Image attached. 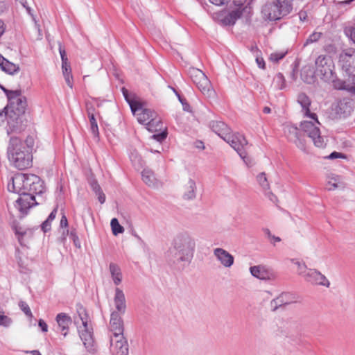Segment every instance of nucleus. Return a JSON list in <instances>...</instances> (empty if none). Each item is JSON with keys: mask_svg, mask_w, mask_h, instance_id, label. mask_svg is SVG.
Instances as JSON below:
<instances>
[{"mask_svg": "<svg viewBox=\"0 0 355 355\" xmlns=\"http://www.w3.org/2000/svg\"><path fill=\"white\" fill-rule=\"evenodd\" d=\"M111 351L113 355H128L129 345L128 340L124 336L114 338H110Z\"/></svg>", "mask_w": 355, "mask_h": 355, "instance_id": "ddd939ff", "label": "nucleus"}, {"mask_svg": "<svg viewBox=\"0 0 355 355\" xmlns=\"http://www.w3.org/2000/svg\"><path fill=\"white\" fill-rule=\"evenodd\" d=\"M193 83L197 85L198 89L204 95L210 96L213 93V90L211 89L210 81L207 76L199 80V81L198 80L193 79Z\"/></svg>", "mask_w": 355, "mask_h": 355, "instance_id": "a878e982", "label": "nucleus"}, {"mask_svg": "<svg viewBox=\"0 0 355 355\" xmlns=\"http://www.w3.org/2000/svg\"><path fill=\"white\" fill-rule=\"evenodd\" d=\"M196 248L195 240L187 233L178 234L173 239L172 246L167 252V261L170 264L190 263Z\"/></svg>", "mask_w": 355, "mask_h": 355, "instance_id": "f03ea898", "label": "nucleus"}, {"mask_svg": "<svg viewBox=\"0 0 355 355\" xmlns=\"http://www.w3.org/2000/svg\"><path fill=\"white\" fill-rule=\"evenodd\" d=\"M128 105H130L131 111L134 115H136L144 108L141 103L136 100L135 98L130 101Z\"/></svg>", "mask_w": 355, "mask_h": 355, "instance_id": "4c0bfd02", "label": "nucleus"}, {"mask_svg": "<svg viewBox=\"0 0 355 355\" xmlns=\"http://www.w3.org/2000/svg\"><path fill=\"white\" fill-rule=\"evenodd\" d=\"M76 310L83 326V329L78 330L80 338L86 350L90 354H94L96 352V345L92 329H89L88 327L89 315L85 308L80 304H76Z\"/></svg>", "mask_w": 355, "mask_h": 355, "instance_id": "423d86ee", "label": "nucleus"}, {"mask_svg": "<svg viewBox=\"0 0 355 355\" xmlns=\"http://www.w3.org/2000/svg\"><path fill=\"white\" fill-rule=\"evenodd\" d=\"M273 81H274L276 87L279 89L282 90L286 87V83H285L286 80H285L284 75L282 73H277V75L274 78Z\"/></svg>", "mask_w": 355, "mask_h": 355, "instance_id": "58836bf2", "label": "nucleus"}, {"mask_svg": "<svg viewBox=\"0 0 355 355\" xmlns=\"http://www.w3.org/2000/svg\"><path fill=\"white\" fill-rule=\"evenodd\" d=\"M316 74L324 82H330L333 80L334 64L329 57L320 55L315 60Z\"/></svg>", "mask_w": 355, "mask_h": 355, "instance_id": "6e6552de", "label": "nucleus"}, {"mask_svg": "<svg viewBox=\"0 0 355 355\" xmlns=\"http://www.w3.org/2000/svg\"><path fill=\"white\" fill-rule=\"evenodd\" d=\"M86 111L87 116L95 114L96 109L92 103H86Z\"/></svg>", "mask_w": 355, "mask_h": 355, "instance_id": "13d9d810", "label": "nucleus"}, {"mask_svg": "<svg viewBox=\"0 0 355 355\" xmlns=\"http://www.w3.org/2000/svg\"><path fill=\"white\" fill-rule=\"evenodd\" d=\"M189 75L193 81V79L198 80L199 81V80L206 76L205 74L201 70L196 68L191 69L189 70Z\"/></svg>", "mask_w": 355, "mask_h": 355, "instance_id": "a19ab883", "label": "nucleus"}, {"mask_svg": "<svg viewBox=\"0 0 355 355\" xmlns=\"http://www.w3.org/2000/svg\"><path fill=\"white\" fill-rule=\"evenodd\" d=\"M95 195L97 196L98 200L101 204H103L105 202L106 198L103 190H101L99 192H97V193Z\"/></svg>", "mask_w": 355, "mask_h": 355, "instance_id": "e2e57ef3", "label": "nucleus"}, {"mask_svg": "<svg viewBox=\"0 0 355 355\" xmlns=\"http://www.w3.org/2000/svg\"><path fill=\"white\" fill-rule=\"evenodd\" d=\"M110 225L112 233L115 236L124 232L123 227L119 224L118 219L116 218H114L111 220Z\"/></svg>", "mask_w": 355, "mask_h": 355, "instance_id": "c9c22d12", "label": "nucleus"}, {"mask_svg": "<svg viewBox=\"0 0 355 355\" xmlns=\"http://www.w3.org/2000/svg\"><path fill=\"white\" fill-rule=\"evenodd\" d=\"M297 73H298V70L297 69V67L292 65V70H291V71L290 73V78L293 81L296 80V79L297 78Z\"/></svg>", "mask_w": 355, "mask_h": 355, "instance_id": "bf43d9fd", "label": "nucleus"}, {"mask_svg": "<svg viewBox=\"0 0 355 355\" xmlns=\"http://www.w3.org/2000/svg\"><path fill=\"white\" fill-rule=\"evenodd\" d=\"M355 57V49L350 48L343 50L339 55V62L342 67L346 71H348L351 67L353 57Z\"/></svg>", "mask_w": 355, "mask_h": 355, "instance_id": "5701e85b", "label": "nucleus"}, {"mask_svg": "<svg viewBox=\"0 0 355 355\" xmlns=\"http://www.w3.org/2000/svg\"><path fill=\"white\" fill-rule=\"evenodd\" d=\"M88 183L89 184L92 190L93 191V192L95 194H96L97 192H99L101 190H102L101 186L99 185V184L98 183V181L94 177V175H91V177H89L88 178Z\"/></svg>", "mask_w": 355, "mask_h": 355, "instance_id": "79ce46f5", "label": "nucleus"}, {"mask_svg": "<svg viewBox=\"0 0 355 355\" xmlns=\"http://www.w3.org/2000/svg\"><path fill=\"white\" fill-rule=\"evenodd\" d=\"M19 306L21 309V310L25 313L26 315L28 317H32V312L26 302L24 301H19Z\"/></svg>", "mask_w": 355, "mask_h": 355, "instance_id": "09e8293b", "label": "nucleus"}, {"mask_svg": "<svg viewBox=\"0 0 355 355\" xmlns=\"http://www.w3.org/2000/svg\"><path fill=\"white\" fill-rule=\"evenodd\" d=\"M62 73L64 77L67 85L72 88L73 87V76L71 74V68L69 62H62Z\"/></svg>", "mask_w": 355, "mask_h": 355, "instance_id": "c85d7f7f", "label": "nucleus"}, {"mask_svg": "<svg viewBox=\"0 0 355 355\" xmlns=\"http://www.w3.org/2000/svg\"><path fill=\"white\" fill-rule=\"evenodd\" d=\"M146 126L150 132H156L162 130V123L159 119H156L153 116L146 123Z\"/></svg>", "mask_w": 355, "mask_h": 355, "instance_id": "2f4dec72", "label": "nucleus"}, {"mask_svg": "<svg viewBox=\"0 0 355 355\" xmlns=\"http://www.w3.org/2000/svg\"><path fill=\"white\" fill-rule=\"evenodd\" d=\"M69 237L73 240V244L76 248H80L81 247L79 238L77 235L76 230L72 228L69 232Z\"/></svg>", "mask_w": 355, "mask_h": 355, "instance_id": "49530a36", "label": "nucleus"}, {"mask_svg": "<svg viewBox=\"0 0 355 355\" xmlns=\"http://www.w3.org/2000/svg\"><path fill=\"white\" fill-rule=\"evenodd\" d=\"M154 115L155 112L150 109L143 108L135 116L139 123L146 125V123L148 122Z\"/></svg>", "mask_w": 355, "mask_h": 355, "instance_id": "cd10ccee", "label": "nucleus"}, {"mask_svg": "<svg viewBox=\"0 0 355 355\" xmlns=\"http://www.w3.org/2000/svg\"><path fill=\"white\" fill-rule=\"evenodd\" d=\"M38 326L41 328V330L43 332H46L48 331V325L44 320H42V319L39 320Z\"/></svg>", "mask_w": 355, "mask_h": 355, "instance_id": "0e129e2a", "label": "nucleus"}, {"mask_svg": "<svg viewBox=\"0 0 355 355\" xmlns=\"http://www.w3.org/2000/svg\"><path fill=\"white\" fill-rule=\"evenodd\" d=\"M167 135H168L167 131H166V130H165L159 133L153 135L152 136V137L159 142H162L164 140H165L166 139Z\"/></svg>", "mask_w": 355, "mask_h": 355, "instance_id": "8fccbe9b", "label": "nucleus"}, {"mask_svg": "<svg viewBox=\"0 0 355 355\" xmlns=\"http://www.w3.org/2000/svg\"><path fill=\"white\" fill-rule=\"evenodd\" d=\"M316 71L311 67L306 66L301 71V78L307 84H313L316 80Z\"/></svg>", "mask_w": 355, "mask_h": 355, "instance_id": "393cba45", "label": "nucleus"}, {"mask_svg": "<svg viewBox=\"0 0 355 355\" xmlns=\"http://www.w3.org/2000/svg\"><path fill=\"white\" fill-rule=\"evenodd\" d=\"M265 196L267 198H268V199L271 202H272L275 204H277V202L278 201L277 196L275 195H274L270 191H269V189L265 191Z\"/></svg>", "mask_w": 355, "mask_h": 355, "instance_id": "5fc2aeb1", "label": "nucleus"}, {"mask_svg": "<svg viewBox=\"0 0 355 355\" xmlns=\"http://www.w3.org/2000/svg\"><path fill=\"white\" fill-rule=\"evenodd\" d=\"M224 141L228 143L237 152L241 158L248 164L249 157L247 156L245 150L248 141L243 135L239 132L232 134L231 132L227 135Z\"/></svg>", "mask_w": 355, "mask_h": 355, "instance_id": "9d476101", "label": "nucleus"}, {"mask_svg": "<svg viewBox=\"0 0 355 355\" xmlns=\"http://www.w3.org/2000/svg\"><path fill=\"white\" fill-rule=\"evenodd\" d=\"M340 176L335 174H331L327 176V184L330 187H327L328 191H333L337 189L339 186L338 184L340 182Z\"/></svg>", "mask_w": 355, "mask_h": 355, "instance_id": "473e14b6", "label": "nucleus"}, {"mask_svg": "<svg viewBox=\"0 0 355 355\" xmlns=\"http://www.w3.org/2000/svg\"><path fill=\"white\" fill-rule=\"evenodd\" d=\"M178 100L181 103V104L182 105L183 110L184 111H187V112H191V107L190 105L187 103V100L184 98H183L182 96H179Z\"/></svg>", "mask_w": 355, "mask_h": 355, "instance_id": "3c124183", "label": "nucleus"}, {"mask_svg": "<svg viewBox=\"0 0 355 355\" xmlns=\"http://www.w3.org/2000/svg\"><path fill=\"white\" fill-rule=\"evenodd\" d=\"M59 51H60L62 62H68L66 51L64 49H63L62 47L61 44H59Z\"/></svg>", "mask_w": 355, "mask_h": 355, "instance_id": "4d7b16f0", "label": "nucleus"}, {"mask_svg": "<svg viewBox=\"0 0 355 355\" xmlns=\"http://www.w3.org/2000/svg\"><path fill=\"white\" fill-rule=\"evenodd\" d=\"M34 144L35 139L32 136H28L25 141L11 136L7 147V156L11 165L18 170L32 166Z\"/></svg>", "mask_w": 355, "mask_h": 355, "instance_id": "f257e3e1", "label": "nucleus"}, {"mask_svg": "<svg viewBox=\"0 0 355 355\" xmlns=\"http://www.w3.org/2000/svg\"><path fill=\"white\" fill-rule=\"evenodd\" d=\"M297 101L301 105L302 111L304 113L305 116L311 118L317 123L320 124L317 114L315 113L311 112L310 111L311 101L309 97L305 93L302 92L298 94Z\"/></svg>", "mask_w": 355, "mask_h": 355, "instance_id": "dca6fc26", "label": "nucleus"}, {"mask_svg": "<svg viewBox=\"0 0 355 355\" xmlns=\"http://www.w3.org/2000/svg\"><path fill=\"white\" fill-rule=\"evenodd\" d=\"M121 91H122L123 95L124 96V98L128 103L130 102V101H131L134 98V97L130 96L128 90L127 89H125V87H123L121 89Z\"/></svg>", "mask_w": 355, "mask_h": 355, "instance_id": "680f3d73", "label": "nucleus"}, {"mask_svg": "<svg viewBox=\"0 0 355 355\" xmlns=\"http://www.w3.org/2000/svg\"><path fill=\"white\" fill-rule=\"evenodd\" d=\"M110 271L114 284L119 285L122 280V274L120 268L116 263H111L110 264Z\"/></svg>", "mask_w": 355, "mask_h": 355, "instance_id": "c756f323", "label": "nucleus"}, {"mask_svg": "<svg viewBox=\"0 0 355 355\" xmlns=\"http://www.w3.org/2000/svg\"><path fill=\"white\" fill-rule=\"evenodd\" d=\"M350 38L355 44V24L349 29Z\"/></svg>", "mask_w": 355, "mask_h": 355, "instance_id": "774afa93", "label": "nucleus"}, {"mask_svg": "<svg viewBox=\"0 0 355 355\" xmlns=\"http://www.w3.org/2000/svg\"><path fill=\"white\" fill-rule=\"evenodd\" d=\"M19 70L20 67L19 65L10 62L8 60H6L4 62V66L2 69V71L10 75H14L15 73L19 72Z\"/></svg>", "mask_w": 355, "mask_h": 355, "instance_id": "72a5a7b5", "label": "nucleus"}, {"mask_svg": "<svg viewBox=\"0 0 355 355\" xmlns=\"http://www.w3.org/2000/svg\"><path fill=\"white\" fill-rule=\"evenodd\" d=\"M58 324V331L65 337L68 334L69 326L72 323L71 318L65 313H60L55 317Z\"/></svg>", "mask_w": 355, "mask_h": 355, "instance_id": "a211bd4d", "label": "nucleus"}, {"mask_svg": "<svg viewBox=\"0 0 355 355\" xmlns=\"http://www.w3.org/2000/svg\"><path fill=\"white\" fill-rule=\"evenodd\" d=\"M21 91L20 89L16 90H10L9 92L6 94L8 101V105L14 104L15 101H17L18 98H21L23 96H21Z\"/></svg>", "mask_w": 355, "mask_h": 355, "instance_id": "f704fd0d", "label": "nucleus"}, {"mask_svg": "<svg viewBox=\"0 0 355 355\" xmlns=\"http://www.w3.org/2000/svg\"><path fill=\"white\" fill-rule=\"evenodd\" d=\"M286 54V52H276L272 53L270 55V60L274 62H278L283 59Z\"/></svg>", "mask_w": 355, "mask_h": 355, "instance_id": "de8ad7c7", "label": "nucleus"}, {"mask_svg": "<svg viewBox=\"0 0 355 355\" xmlns=\"http://www.w3.org/2000/svg\"><path fill=\"white\" fill-rule=\"evenodd\" d=\"M214 254L220 263L226 268L231 267L234 263V257L223 248H218L214 249Z\"/></svg>", "mask_w": 355, "mask_h": 355, "instance_id": "aec40b11", "label": "nucleus"}, {"mask_svg": "<svg viewBox=\"0 0 355 355\" xmlns=\"http://www.w3.org/2000/svg\"><path fill=\"white\" fill-rule=\"evenodd\" d=\"M329 159H334L337 158H346V155L342 153H338L336 151L332 152L329 156Z\"/></svg>", "mask_w": 355, "mask_h": 355, "instance_id": "6e6d98bb", "label": "nucleus"}, {"mask_svg": "<svg viewBox=\"0 0 355 355\" xmlns=\"http://www.w3.org/2000/svg\"><path fill=\"white\" fill-rule=\"evenodd\" d=\"M251 13L252 8L249 6H246L245 8H235L225 15H221V18L218 20L219 24L224 26H233L242 17H245L246 20L248 21Z\"/></svg>", "mask_w": 355, "mask_h": 355, "instance_id": "1a4fd4ad", "label": "nucleus"}, {"mask_svg": "<svg viewBox=\"0 0 355 355\" xmlns=\"http://www.w3.org/2000/svg\"><path fill=\"white\" fill-rule=\"evenodd\" d=\"M12 322V319L7 315H5L3 310L0 308V326L8 327L11 324Z\"/></svg>", "mask_w": 355, "mask_h": 355, "instance_id": "c03bdc74", "label": "nucleus"}, {"mask_svg": "<svg viewBox=\"0 0 355 355\" xmlns=\"http://www.w3.org/2000/svg\"><path fill=\"white\" fill-rule=\"evenodd\" d=\"M25 191L26 193H21L15 204V207L22 215H26L32 207L38 205L35 200V195L41 196L45 191L44 182L35 174H28L25 182Z\"/></svg>", "mask_w": 355, "mask_h": 355, "instance_id": "7ed1b4c3", "label": "nucleus"}, {"mask_svg": "<svg viewBox=\"0 0 355 355\" xmlns=\"http://www.w3.org/2000/svg\"><path fill=\"white\" fill-rule=\"evenodd\" d=\"M28 174L20 173L15 175L11 178V182L8 184V190L10 192L17 193L21 196V193H26L25 191V182Z\"/></svg>", "mask_w": 355, "mask_h": 355, "instance_id": "4468645a", "label": "nucleus"}, {"mask_svg": "<svg viewBox=\"0 0 355 355\" xmlns=\"http://www.w3.org/2000/svg\"><path fill=\"white\" fill-rule=\"evenodd\" d=\"M322 36V33L320 32H313L311 33L304 43V46H306L310 44L318 42Z\"/></svg>", "mask_w": 355, "mask_h": 355, "instance_id": "37998d69", "label": "nucleus"}, {"mask_svg": "<svg viewBox=\"0 0 355 355\" xmlns=\"http://www.w3.org/2000/svg\"><path fill=\"white\" fill-rule=\"evenodd\" d=\"M211 130L223 140L231 132L230 128L221 121H211L209 123Z\"/></svg>", "mask_w": 355, "mask_h": 355, "instance_id": "6ab92c4d", "label": "nucleus"}, {"mask_svg": "<svg viewBox=\"0 0 355 355\" xmlns=\"http://www.w3.org/2000/svg\"><path fill=\"white\" fill-rule=\"evenodd\" d=\"M11 109V114L8 115L7 133L21 132L25 125L23 123V116L26 108V98L23 96L18 98L14 104L8 105Z\"/></svg>", "mask_w": 355, "mask_h": 355, "instance_id": "39448f33", "label": "nucleus"}, {"mask_svg": "<svg viewBox=\"0 0 355 355\" xmlns=\"http://www.w3.org/2000/svg\"><path fill=\"white\" fill-rule=\"evenodd\" d=\"M51 220H49L47 218L41 224V229L42 230L46 233L49 232L51 230Z\"/></svg>", "mask_w": 355, "mask_h": 355, "instance_id": "864d4df0", "label": "nucleus"}, {"mask_svg": "<svg viewBox=\"0 0 355 355\" xmlns=\"http://www.w3.org/2000/svg\"><path fill=\"white\" fill-rule=\"evenodd\" d=\"M250 271L253 277L262 280L269 279L272 275L270 271L262 265L251 266Z\"/></svg>", "mask_w": 355, "mask_h": 355, "instance_id": "b1692460", "label": "nucleus"}, {"mask_svg": "<svg viewBox=\"0 0 355 355\" xmlns=\"http://www.w3.org/2000/svg\"><path fill=\"white\" fill-rule=\"evenodd\" d=\"M15 1L21 4L24 8H25L29 15H33V10L28 6L27 0H15Z\"/></svg>", "mask_w": 355, "mask_h": 355, "instance_id": "603ef678", "label": "nucleus"}, {"mask_svg": "<svg viewBox=\"0 0 355 355\" xmlns=\"http://www.w3.org/2000/svg\"><path fill=\"white\" fill-rule=\"evenodd\" d=\"M256 62L259 68L263 69L266 68L265 61L262 57H260L258 55H257Z\"/></svg>", "mask_w": 355, "mask_h": 355, "instance_id": "052dcab7", "label": "nucleus"}, {"mask_svg": "<svg viewBox=\"0 0 355 355\" xmlns=\"http://www.w3.org/2000/svg\"><path fill=\"white\" fill-rule=\"evenodd\" d=\"M332 82L333 86L335 89L342 90L345 89V82L336 78L335 73L333 74Z\"/></svg>", "mask_w": 355, "mask_h": 355, "instance_id": "a18cd8bd", "label": "nucleus"}, {"mask_svg": "<svg viewBox=\"0 0 355 355\" xmlns=\"http://www.w3.org/2000/svg\"><path fill=\"white\" fill-rule=\"evenodd\" d=\"M114 302L116 308L114 311L118 312L121 315H123L126 311L125 297L123 291L119 288H115Z\"/></svg>", "mask_w": 355, "mask_h": 355, "instance_id": "4be33fe9", "label": "nucleus"}, {"mask_svg": "<svg viewBox=\"0 0 355 355\" xmlns=\"http://www.w3.org/2000/svg\"><path fill=\"white\" fill-rule=\"evenodd\" d=\"M196 184L193 180L189 179L187 184L185 186V191L183 194V198L185 200H193L196 196Z\"/></svg>", "mask_w": 355, "mask_h": 355, "instance_id": "bb28decb", "label": "nucleus"}, {"mask_svg": "<svg viewBox=\"0 0 355 355\" xmlns=\"http://www.w3.org/2000/svg\"><path fill=\"white\" fill-rule=\"evenodd\" d=\"M284 133L290 141L295 143L298 147L303 146L301 130L293 125H286L284 128Z\"/></svg>", "mask_w": 355, "mask_h": 355, "instance_id": "f3484780", "label": "nucleus"}, {"mask_svg": "<svg viewBox=\"0 0 355 355\" xmlns=\"http://www.w3.org/2000/svg\"><path fill=\"white\" fill-rule=\"evenodd\" d=\"M299 265V275L304 278V279L314 285L323 286L329 288L330 286L329 281L327 277L316 269H307L305 264Z\"/></svg>", "mask_w": 355, "mask_h": 355, "instance_id": "0eeeda50", "label": "nucleus"}, {"mask_svg": "<svg viewBox=\"0 0 355 355\" xmlns=\"http://www.w3.org/2000/svg\"><path fill=\"white\" fill-rule=\"evenodd\" d=\"M60 227L61 228H66L68 227V220L64 214H63L61 218L60 223Z\"/></svg>", "mask_w": 355, "mask_h": 355, "instance_id": "338daca9", "label": "nucleus"}, {"mask_svg": "<svg viewBox=\"0 0 355 355\" xmlns=\"http://www.w3.org/2000/svg\"><path fill=\"white\" fill-rule=\"evenodd\" d=\"M121 315L116 311L111 312L108 324V330L112 334L110 338H117L123 336L124 322Z\"/></svg>", "mask_w": 355, "mask_h": 355, "instance_id": "f8f14e48", "label": "nucleus"}, {"mask_svg": "<svg viewBox=\"0 0 355 355\" xmlns=\"http://www.w3.org/2000/svg\"><path fill=\"white\" fill-rule=\"evenodd\" d=\"M300 128L312 139L315 146L324 148L326 146L319 128L313 122L304 121L300 123Z\"/></svg>", "mask_w": 355, "mask_h": 355, "instance_id": "9b49d317", "label": "nucleus"}, {"mask_svg": "<svg viewBox=\"0 0 355 355\" xmlns=\"http://www.w3.org/2000/svg\"><path fill=\"white\" fill-rule=\"evenodd\" d=\"M336 118H346L353 110L352 100L348 98L340 99L334 109Z\"/></svg>", "mask_w": 355, "mask_h": 355, "instance_id": "2eb2a0df", "label": "nucleus"}, {"mask_svg": "<svg viewBox=\"0 0 355 355\" xmlns=\"http://www.w3.org/2000/svg\"><path fill=\"white\" fill-rule=\"evenodd\" d=\"M257 180L260 184V186L263 188L264 191L269 189V184L268 182L266 175L265 173H261L257 176Z\"/></svg>", "mask_w": 355, "mask_h": 355, "instance_id": "ea45409f", "label": "nucleus"}, {"mask_svg": "<svg viewBox=\"0 0 355 355\" xmlns=\"http://www.w3.org/2000/svg\"><path fill=\"white\" fill-rule=\"evenodd\" d=\"M143 181L149 187L155 185V178L153 172L149 169H144L141 172Z\"/></svg>", "mask_w": 355, "mask_h": 355, "instance_id": "7c9ffc66", "label": "nucleus"}, {"mask_svg": "<svg viewBox=\"0 0 355 355\" xmlns=\"http://www.w3.org/2000/svg\"><path fill=\"white\" fill-rule=\"evenodd\" d=\"M293 0H273L262 6L261 16L266 21H277L290 14Z\"/></svg>", "mask_w": 355, "mask_h": 355, "instance_id": "20e7f679", "label": "nucleus"}, {"mask_svg": "<svg viewBox=\"0 0 355 355\" xmlns=\"http://www.w3.org/2000/svg\"><path fill=\"white\" fill-rule=\"evenodd\" d=\"M295 302V297L290 293H282L277 298L272 300L270 302L273 311L277 309L284 305L289 304Z\"/></svg>", "mask_w": 355, "mask_h": 355, "instance_id": "412c9836", "label": "nucleus"}, {"mask_svg": "<svg viewBox=\"0 0 355 355\" xmlns=\"http://www.w3.org/2000/svg\"><path fill=\"white\" fill-rule=\"evenodd\" d=\"M246 0H234L233 3L236 8H245L246 6H244Z\"/></svg>", "mask_w": 355, "mask_h": 355, "instance_id": "69168bd1", "label": "nucleus"}, {"mask_svg": "<svg viewBox=\"0 0 355 355\" xmlns=\"http://www.w3.org/2000/svg\"><path fill=\"white\" fill-rule=\"evenodd\" d=\"M89 123H90V130L94 135V137H98L99 132H98V127L97 125V121L95 118L94 114H89L88 116Z\"/></svg>", "mask_w": 355, "mask_h": 355, "instance_id": "e433bc0d", "label": "nucleus"}]
</instances>
